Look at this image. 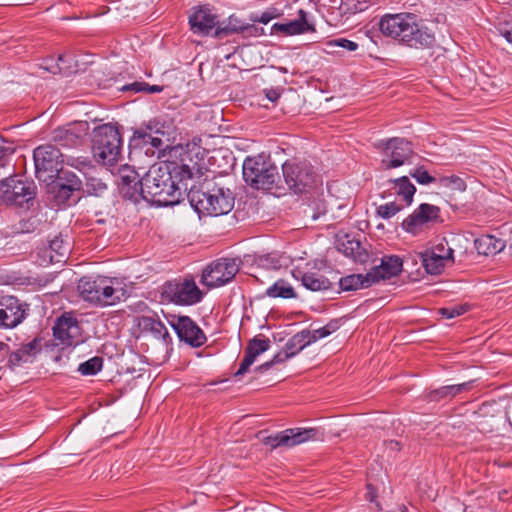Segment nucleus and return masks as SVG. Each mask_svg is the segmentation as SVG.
<instances>
[{
	"instance_id": "f257e3e1",
	"label": "nucleus",
	"mask_w": 512,
	"mask_h": 512,
	"mask_svg": "<svg viewBox=\"0 0 512 512\" xmlns=\"http://www.w3.org/2000/svg\"><path fill=\"white\" fill-rule=\"evenodd\" d=\"M379 28L384 36L411 48H429L435 41L433 33L422 26L413 13L386 14L381 18Z\"/></svg>"
},
{
	"instance_id": "f03ea898",
	"label": "nucleus",
	"mask_w": 512,
	"mask_h": 512,
	"mask_svg": "<svg viewBox=\"0 0 512 512\" xmlns=\"http://www.w3.org/2000/svg\"><path fill=\"white\" fill-rule=\"evenodd\" d=\"M180 195V188L166 163L153 165L142 178L140 199L158 206H170L179 201Z\"/></svg>"
},
{
	"instance_id": "7ed1b4c3",
	"label": "nucleus",
	"mask_w": 512,
	"mask_h": 512,
	"mask_svg": "<svg viewBox=\"0 0 512 512\" xmlns=\"http://www.w3.org/2000/svg\"><path fill=\"white\" fill-rule=\"evenodd\" d=\"M188 198L195 211L202 215L221 216L234 207L232 192L217 186L213 180H205L199 186L193 185Z\"/></svg>"
},
{
	"instance_id": "20e7f679",
	"label": "nucleus",
	"mask_w": 512,
	"mask_h": 512,
	"mask_svg": "<svg viewBox=\"0 0 512 512\" xmlns=\"http://www.w3.org/2000/svg\"><path fill=\"white\" fill-rule=\"evenodd\" d=\"M94 158L106 166H113L121 158L122 139L118 129L111 124L97 127L93 132Z\"/></svg>"
},
{
	"instance_id": "39448f33",
	"label": "nucleus",
	"mask_w": 512,
	"mask_h": 512,
	"mask_svg": "<svg viewBox=\"0 0 512 512\" xmlns=\"http://www.w3.org/2000/svg\"><path fill=\"white\" fill-rule=\"evenodd\" d=\"M81 297L99 306H110L118 303L123 296V289H116L112 281L106 277H83L78 284Z\"/></svg>"
},
{
	"instance_id": "423d86ee",
	"label": "nucleus",
	"mask_w": 512,
	"mask_h": 512,
	"mask_svg": "<svg viewBox=\"0 0 512 512\" xmlns=\"http://www.w3.org/2000/svg\"><path fill=\"white\" fill-rule=\"evenodd\" d=\"M278 176L277 167L263 154L247 157L244 160V180L256 189H271Z\"/></svg>"
},
{
	"instance_id": "0eeeda50",
	"label": "nucleus",
	"mask_w": 512,
	"mask_h": 512,
	"mask_svg": "<svg viewBox=\"0 0 512 512\" xmlns=\"http://www.w3.org/2000/svg\"><path fill=\"white\" fill-rule=\"evenodd\" d=\"M376 147L382 153L381 168L389 170L411 164L414 157L412 145L404 138L380 140Z\"/></svg>"
},
{
	"instance_id": "6e6552de",
	"label": "nucleus",
	"mask_w": 512,
	"mask_h": 512,
	"mask_svg": "<svg viewBox=\"0 0 512 512\" xmlns=\"http://www.w3.org/2000/svg\"><path fill=\"white\" fill-rule=\"evenodd\" d=\"M162 296L177 305L190 306L199 303L203 293L192 277L167 281L162 286Z\"/></svg>"
},
{
	"instance_id": "1a4fd4ad",
	"label": "nucleus",
	"mask_w": 512,
	"mask_h": 512,
	"mask_svg": "<svg viewBox=\"0 0 512 512\" xmlns=\"http://www.w3.org/2000/svg\"><path fill=\"white\" fill-rule=\"evenodd\" d=\"M282 171L287 186L295 193H301L317 182V174L306 161H286L282 165Z\"/></svg>"
},
{
	"instance_id": "9d476101",
	"label": "nucleus",
	"mask_w": 512,
	"mask_h": 512,
	"mask_svg": "<svg viewBox=\"0 0 512 512\" xmlns=\"http://www.w3.org/2000/svg\"><path fill=\"white\" fill-rule=\"evenodd\" d=\"M63 155L52 145H41L34 150L36 177L44 182L52 180L62 169Z\"/></svg>"
},
{
	"instance_id": "9b49d317",
	"label": "nucleus",
	"mask_w": 512,
	"mask_h": 512,
	"mask_svg": "<svg viewBox=\"0 0 512 512\" xmlns=\"http://www.w3.org/2000/svg\"><path fill=\"white\" fill-rule=\"evenodd\" d=\"M239 271L236 259L221 258L210 263L202 272L201 283L208 288L224 286L234 279Z\"/></svg>"
},
{
	"instance_id": "f8f14e48",
	"label": "nucleus",
	"mask_w": 512,
	"mask_h": 512,
	"mask_svg": "<svg viewBox=\"0 0 512 512\" xmlns=\"http://www.w3.org/2000/svg\"><path fill=\"white\" fill-rule=\"evenodd\" d=\"M438 222H440L439 207L423 203L403 220L401 226L407 233L420 236Z\"/></svg>"
},
{
	"instance_id": "ddd939ff",
	"label": "nucleus",
	"mask_w": 512,
	"mask_h": 512,
	"mask_svg": "<svg viewBox=\"0 0 512 512\" xmlns=\"http://www.w3.org/2000/svg\"><path fill=\"white\" fill-rule=\"evenodd\" d=\"M35 196V186L31 182L10 177L0 182V205H17L32 200Z\"/></svg>"
},
{
	"instance_id": "4468645a",
	"label": "nucleus",
	"mask_w": 512,
	"mask_h": 512,
	"mask_svg": "<svg viewBox=\"0 0 512 512\" xmlns=\"http://www.w3.org/2000/svg\"><path fill=\"white\" fill-rule=\"evenodd\" d=\"M318 431L314 428H291L274 435L261 438L262 442L272 449L278 447L292 448L310 440H316Z\"/></svg>"
},
{
	"instance_id": "2eb2a0df",
	"label": "nucleus",
	"mask_w": 512,
	"mask_h": 512,
	"mask_svg": "<svg viewBox=\"0 0 512 512\" xmlns=\"http://www.w3.org/2000/svg\"><path fill=\"white\" fill-rule=\"evenodd\" d=\"M28 314V305L14 296L0 298V328L12 329L23 322Z\"/></svg>"
},
{
	"instance_id": "dca6fc26",
	"label": "nucleus",
	"mask_w": 512,
	"mask_h": 512,
	"mask_svg": "<svg viewBox=\"0 0 512 512\" xmlns=\"http://www.w3.org/2000/svg\"><path fill=\"white\" fill-rule=\"evenodd\" d=\"M115 177L122 196L133 202H138L140 200L142 178L140 179L137 171L129 165H123L118 168Z\"/></svg>"
},
{
	"instance_id": "f3484780",
	"label": "nucleus",
	"mask_w": 512,
	"mask_h": 512,
	"mask_svg": "<svg viewBox=\"0 0 512 512\" xmlns=\"http://www.w3.org/2000/svg\"><path fill=\"white\" fill-rule=\"evenodd\" d=\"M189 24L193 33L208 35L213 29L217 30L219 19L213 7L200 5L191 9Z\"/></svg>"
},
{
	"instance_id": "a211bd4d",
	"label": "nucleus",
	"mask_w": 512,
	"mask_h": 512,
	"mask_svg": "<svg viewBox=\"0 0 512 512\" xmlns=\"http://www.w3.org/2000/svg\"><path fill=\"white\" fill-rule=\"evenodd\" d=\"M171 325L179 339L192 347H200L206 342L202 329L188 316L178 317Z\"/></svg>"
},
{
	"instance_id": "6ab92c4d",
	"label": "nucleus",
	"mask_w": 512,
	"mask_h": 512,
	"mask_svg": "<svg viewBox=\"0 0 512 512\" xmlns=\"http://www.w3.org/2000/svg\"><path fill=\"white\" fill-rule=\"evenodd\" d=\"M81 328L72 316H61L53 327L54 337L63 346L77 345L82 342Z\"/></svg>"
},
{
	"instance_id": "aec40b11",
	"label": "nucleus",
	"mask_w": 512,
	"mask_h": 512,
	"mask_svg": "<svg viewBox=\"0 0 512 512\" xmlns=\"http://www.w3.org/2000/svg\"><path fill=\"white\" fill-rule=\"evenodd\" d=\"M310 338L308 330H302L291 337L285 345V349L277 353L271 361H268L256 368L258 371L268 370L276 363L284 362L288 358L296 355L303 350L306 346L310 345Z\"/></svg>"
},
{
	"instance_id": "412c9836",
	"label": "nucleus",
	"mask_w": 512,
	"mask_h": 512,
	"mask_svg": "<svg viewBox=\"0 0 512 512\" xmlns=\"http://www.w3.org/2000/svg\"><path fill=\"white\" fill-rule=\"evenodd\" d=\"M87 122H76L68 124L64 127H59L53 131V141L57 144L70 147L75 146L80 139L87 133Z\"/></svg>"
},
{
	"instance_id": "4be33fe9",
	"label": "nucleus",
	"mask_w": 512,
	"mask_h": 512,
	"mask_svg": "<svg viewBox=\"0 0 512 512\" xmlns=\"http://www.w3.org/2000/svg\"><path fill=\"white\" fill-rule=\"evenodd\" d=\"M272 32L284 36H293L304 34L307 32H315V27L307 19V13L304 10H299L298 18L285 22L275 23L272 26Z\"/></svg>"
},
{
	"instance_id": "5701e85b",
	"label": "nucleus",
	"mask_w": 512,
	"mask_h": 512,
	"mask_svg": "<svg viewBox=\"0 0 512 512\" xmlns=\"http://www.w3.org/2000/svg\"><path fill=\"white\" fill-rule=\"evenodd\" d=\"M71 252L70 243L61 236L52 239L49 246L42 251L43 262L65 263Z\"/></svg>"
},
{
	"instance_id": "b1692460",
	"label": "nucleus",
	"mask_w": 512,
	"mask_h": 512,
	"mask_svg": "<svg viewBox=\"0 0 512 512\" xmlns=\"http://www.w3.org/2000/svg\"><path fill=\"white\" fill-rule=\"evenodd\" d=\"M464 243H469V240L462 235H453L450 238L442 237L436 239L434 244L428 248L431 252H435L445 257L447 261L452 264L455 262L454 254L457 251L455 246H463Z\"/></svg>"
},
{
	"instance_id": "393cba45",
	"label": "nucleus",
	"mask_w": 512,
	"mask_h": 512,
	"mask_svg": "<svg viewBox=\"0 0 512 512\" xmlns=\"http://www.w3.org/2000/svg\"><path fill=\"white\" fill-rule=\"evenodd\" d=\"M402 260L398 256H386L381 260L379 266H375L370 271L372 281L377 282L380 279H387L398 275L402 270Z\"/></svg>"
},
{
	"instance_id": "a878e982",
	"label": "nucleus",
	"mask_w": 512,
	"mask_h": 512,
	"mask_svg": "<svg viewBox=\"0 0 512 512\" xmlns=\"http://www.w3.org/2000/svg\"><path fill=\"white\" fill-rule=\"evenodd\" d=\"M474 246L479 254L490 256L500 253L505 248L506 241L487 234L476 238Z\"/></svg>"
},
{
	"instance_id": "bb28decb",
	"label": "nucleus",
	"mask_w": 512,
	"mask_h": 512,
	"mask_svg": "<svg viewBox=\"0 0 512 512\" xmlns=\"http://www.w3.org/2000/svg\"><path fill=\"white\" fill-rule=\"evenodd\" d=\"M420 258L422 266L424 267L426 272L431 275H438L443 271V269L446 266L452 265L451 262L445 260V257L435 252H431V250L429 249H426L424 252H421Z\"/></svg>"
},
{
	"instance_id": "cd10ccee",
	"label": "nucleus",
	"mask_w": 512,
	"mask_h": 512,
	"mask_svg": "<svg viewBox=\"0 0 512 512\" xmlns=\"http://www.w3.org/2000/svg\"><path fill=\"white\" fill-rule=\"evenodd\" d=\"M338 250L359 263L366 262L368 258V254L365 249L362 248L360 242L350 238L349 236H346L343 240L339 241Z\"/></svg>"
},
{
	"instance_id": "c85d7f7f",
	"label": "nucleus",
	"mask_w": 512,
	"mask_h": 512,
	"mask_svg": "<svg viewBox=\"0 0 512 512\" xmlns=\"http://www.w3.org/2000/svg\"><path fill=\"white\" fill-rule=\"evenodd\" d=\"M138 327L142 332L150 333L156 339L166 341L169 337V332L164 323L151 316H142L138 318Z\"/></svg>"
},
{
	"instance_id": "c756f323",
	"label": "nucleus",
	"mask_w": 512,
	"mask_h": 512,
	"mask_svg": "<svg viewBox=\"0 0 512 512\" xmlns=\"http://www.w3.org/2000/svg\"><path fill=\"white\" fill-rule=\"evenodd\" d=\"M372 283H374V281H372V278L370 277V272L365 276L361 274H352L346 277H342L339 280L341 289L345 291L369 287Z\"/></svg>"
},
{
	"instance_id": "7c9ffc66",
	"label": "nucleus",
	"mask_w": 512,
	"mask_h": 512,
	"mask_svg": "<svg viewBox=\"0 0 512 512\" xmlns=\"http://www.w3.org/2000/svg\"><path fill=\"white\" fill-rule=\"evenodd\" d=\"M302 285L311 291H324L331 288V282L318 273H303L301 276Z\"/></svg>"
},
{
	"instance_id": "2f4dec72",
	"label": "nucleus",
	"mask_w": 512,
	"mask_h": 512,
	"mask_svg": "<svg viewBox=\"0 0 512 512\" xmlns=\"http://www.w3.org/2000/svg\"><path fill=\"white\" fill-rule=\"evenodd\" d=\"M248 28V25L240 21L236 16L231 15L227 20L220 22L215 30L218 37L227 36L242 32Z\"/></svg>"
},
{
	"instance_id": "473e14b6",
	"label": "nucleus",
	"mask_w": 512,
	"mask_h": 512,
	"mask_svg": "<svg viewBox=\"0 0 512 512\" xmlns=\"http://www.w3.org/2000/svg\"><path fill=\"white\" fill-rule=\"evenodd\" d=\"M266 295L270 298L291 299L296 297L294 288L285 280L279 279L267 288Z\"/></svg>"
},
{
	"instance_id": "72a5a7b5",
	"label": "nucleus",
	"mask_w": 512,
	"mask_h": 512,
	"mask_svg": "<svg viewBox=\"0 0 512 512\" xmlns=\"http://www.w3.org/2000/svg\"><path fill=\"white\" fill-rule=\"evenodd\" d=\"M394 183V189L396 193L403 197L407 205H410L413 201V196L416 192L415 186L411 183L408 177L403 176L392 181Z\"/></svg>"
},
{
	"instance_id": "f704fd0d",
	"label": "nucleus",
	"mask_w": 512,
	"mask_h": 512,
	"mask_svg": "<svg viewBox=\"0 0 512 512\" xmlns=\"http://www.w3.org/2000/svg\"><path fill=\"white\" fill-rule=\"evenodd\" d=\"M50 190L54 193L57 202L67 205H71L76 202V199L73 198V194L75 192H79L78 190H72V188L64 186V184H59L55 181H52L50 184Z\"/></svg>"
},
{
	"instance_id": "c9c22d12",
	"label": "nucleus",
	"mask_w": 512,
	"mask_h": 512,
	"mask_svg": "<svg viewBox=\"0 0 512 512\" xmlns=\"http://www.w3.org/2000/svg\"><path fill=\"white\" fill-rule=\"evenodd\" d=\"M270 344L271 342L267 338L254 337L246 346L245 354L255 362L260 354L266 352L270 348Z\"/></svg>"
},
{
	"instance_id": "e433bc0d",
	"label": "nucleus",
	"mask_w": 512,
	"mask_h": 512,
	"mask_svg": "<svg viewBox=\"0 0 512 512\" xmlns=\"http://www.w3.org/2000/svg\"><path fill=\"white\" fill-rule=\"evenodd\" d=\"M56 176L55 182L64 184V186L70 187L72 190L80 191L82 189V181L75 173L61 169Z\"/></svg>"
},
{
	"instance_id": "4c0bfd02",
	"label": "nucleus",
	"mask_w": 512,
	"mask_h": 512,
	"mask_svg": "<svg viewBox=\"0 0 512 512\" xmlns=\"http://www.w3.org/2000/svg\"><path fill=\"white\" fill-rule=\"evenodd\" d=\"M102 366L103 359L101 357L95 356L81 363L78 367V371L82 375L92 376L97 374L102 369Z\"/></svg>"
},
{
	"instance_id": "58836bf2",
	"label": "nucleus",
	"mask_w": 512,
	"mask_h": 512,
	"mask_svg": "<svg viewBox=\"0 0 512 512\" xmlns=\"http://www.w3.org/2000/svg\"><path fill=\"white\" fill-rule=\"evenodd\" d=\"M366 0H341L340 14H355L367 9Z\"/></svg>"
},
{
	"instance_id": "ea45409f",
	"label": "nucleus",
	"mask_w": 512,
	"mask_h": 512,
	"mask_svg": "<svg viewBox=\"0 0 512 512\" xmlns=\"http://www.w3.org/2000/svg\"><path fill=\"white\" fill-rule=\"evenodd\" d=\"M86 192L90 195L100 196L107 190V185L96 177L89 176L86 178Z\"/></svg>"
},
{
	"instance_id": "a19ab883",
	"label": "nucleus",
	"mask_w": 512,
	"mask_h": 512,
	"mask_svg": "<svg viewBox=\"0 0 512 512\" xmlns=\"http://www.w3.org/2000/svg\"><path fill=\"white\" fill-rule=\"evenodd\" d=\"M402 207L395 202L382 204L376 208V214L383 219H390L395 216Z\"/></svg>"
},
{
	"instance_id": "79ce46f5",
	"label": "nucleus",
	"mask_w": 512,
	"mask_h": 512,
	"mask_svg": "<svg viewBox=\"0 0 512 512\" xmlns=\"http://www.w3.org/2000/svg\"><path fill=\"white\" fill-rule=\"evenodd\" d=\"M337 329L336 323L330 322L326 326L321 327L315 330H308V336L310 338V343L316 342L322 338L329 336L332 332Z\"/></svg>"
},
{
	"instance_id": "37998d69",
	"label": "nucleus",
	"mask_w": 512,
	"mask_h": 512,
	"mask_svg": "<svg viewBox=\"0 0 512 512\" xmlns=\"http://www.w3.org/2000/svg\"><path fill=\"white\" fill-rule=\"evenodd\" d=\"M328 49H333L336 47L346 49L348 51H355L358 49V44L354 41L348 40L346 38H336L329 40L325 43Z\"/></svg>"
},
{
	"instance_id": "c03bdc74",
	"label": "nucleus",
	"mask_w": 512,
	"mask_h": 512,
	"mask_svg": "<svg viewBox=\"0 0 512 512\" xmlns=\"http://www.w3.org/2000/svg\"><path fill=\"white\" fill-rule=\"evenodd\" d=\"M440 184L443 187L450 188L452 190L464 191L466 186L465 182L457 176H445L440 179Z\"/></svg>"
},
{
	"instance_id": "a18cd8bd",
	"label": "nucleus",
	"mask_w": 512,
	"mask_h": 512,
	"mask_svg": "<svg viewBox=\"0 0 512 512\" xmlns=\"http://www.w3.org/2000/svg\"><path fill=\"white\" fill-rule=\"evenodd\" d=\"M466 305L443 307L438 310V313L446 319H452L464 314L467 311Z\"/></svg>"
},
{
	"instance_id": "49530a36",
	"label": "nucleus",
	"mask_w": 512,
	"mask_h": 512,
	"mask_svg": "<svg viewBox=\"0 0 512 512\" xmlns=\"http://www.w3.org/2000/svg\"><path fill=\"white\" fill-rule=\"evenodd\" d=\"M410 174L419 184L427 185L435 181V178L430 176L423 167L415 169Z\"/></svg>"
},
{
	"instance_id": "de8ad7c7",
	"label": "nucleus",
	"mask_w": 512,
	"mask_h": 512,
	"mask_svg": "<svg viewBox=\"0 0 512 512\" xmlns=\"http://www.w3.org/2000/svg\"><path fill=\"white\" fill-rule=\"evenodd\" d=\"M27 361L28 358L23 354V351L18 349L9 355L8 365L10 368H14L15 366H19L21 362Z\"/></svg>"
},
{
	"instance_id": "09e8293b",
	"label": "nucleus",
	"mask_w": 512,
	"mask_h": 512,
	"mask_svg": "<svg viewBox=\"0 0 512 512\" xmlns=\"http://www.w3.org/2000/svg\"><path fill=\"white\" fill-rule=\"evenodd\" d=\"M63 61H64V56L60 55L58 57V62H56L54 64L53 63L49 64L48 62H46L45 64L40 65V69H43L44 71H47L52 74H60L63 72V68L59 65V62H63Z\"/></svg>"
},
{
	"instance_id": "8fccbe9b",
	"label": "nucleus",
	"mask_w": 512,
	"mask_h": 512,
	"mask_svg": "<svg viewBox=\"0 0 512 512\" xmlns=\"http://www.w3.org/2000/svg\"><path fill=\"white\" fill-rule=\"evenodd\" d=\"M446 387L451 397H453L459 393L468 391L471 387V382H465L457 385H447Z\"/></svg>"
},
{
	"instance_id": "3c124183",
	"label": "nucleus",
	"mask_w": 512,
	"mask_h": 512,
	"mask_svg": "<svg viewBox=\"0 0 512 512\" xmlns=\"http://www.w3.org/2000/svg\"><path fill=\"white\" fill-rule=\"evenodd\" d=\"M428 397L431 401H439L441 399L451 397V395L448 392L447 387L443 386L439 389L430 392Z\"/></svg>"
},
{
	"instance_id": "603ef678",
	"label": "nucleus",
	"mask_w": 512,
	"mask_h": 512,
	"mask_svg": "<svg viewBox=\"0 0 512 512\" xmlns=\"http://www.w3.org/2000/svg\"><path fill=\"white\" fill-rule=\"evenodd\" d=\"M38 347L39 342L37 339H34L26 344H23L19 350L23 351V354L28 358L34 354Z\"/></svg>"
},
{
	"instance_id": "864d4df0",
	"label": "nucleus",
	"mask_w": 512,
	"mask_h": 512,
	"mask_svg": "<svg viewBox=\"0 0 512 512\" xmlns=\"http://www.w3.org/2000/svg\"><path fill=\"white\" fill-rule=\"evenodd\" d=\"M499 31L508 42L512 43V20L500 23Z\"/></svg>"
},
{
	"instance_id": "5fc2aeb1",
	"label": "nucleus",
	"mask_w": 512,
	"mask_h": 512,
	"mask_svg": "<svg viewBox=\"0 0 512 512\" xmlns=\"http://www.w3.org/2000/svg\"><path fill=\"white\" fill-rule=\"evenodd\" d=\"M194 170H195L194 166L190 167L187 164H182L179 167V172H178V174L180 176V181H183L184 179H191V178H193Z\"/></svg>"
},
{
	"instance_id": "6e6d98bb",
	"label": "nucleus",
	"mask_w": 512,
	"mask_h": 512,
	"mask_svg": "<svg viewBox=\"0 0 512 512\" xmlns=\"http://www.w3.org/2000/svg\"><path fill=\"white\" fill-rule=\"evenodd\" d=\"M253 363V359L245 354L242 362L240 363L239 369L235 372V376L238 377L244 375Z\"/></svg>"
},
{
	"instance_id": "4d7b16f0",
	"label": "nucleus",
	"mask_w": 512,
	"mask_h": 512,
	"mask_svg": "<svg viewBox=\"0 0 512 512\" xmlns=\"http://www.w3.org/2000/svg\"><path fill=\"white\" fill-rule=\"evenodd\" d=\"M138 137L143 140L145 144H150L151 139L154 138V135L152 134V126L151 124L147 126L145 131H139L137 132Z\"/></svg>"
},
{
	"instance_id": "13d9d810",
	"label": "nucleus",
	"mask_w": 512,
	"mask_h": 512,
	"mask_svg": "<svg viewBox=\"0 0 512 512\" xmlns=\"http://www.w3.org/2000/svg\"><path fill=\"white\" fill-rule=\"evenodd\" d=\"M265 97L272 103H275L280 98V92L278 89H265Z\"/></svg>"
},
{
	"instance_id": "bf43d9fd",
	"label": "nucleus",
	"mask_w": 512,
	"mask_h": 512,
	"mask_svg": "<svg viewBox=\"0 0 512 512\" xmlns=\"http://www.w3.org/2000/svg\"><path fill=\"white\" fill-rule=\"evenodd\" d=\"M366 499L370 502H374L376 499V492L370 484L367 485Z\"/></svg>"
},
{
	"instance_id": "052dcab7",
	"label": "nucleus",
	"mask_w": 512,
	"mask_h": 512,
	"mask_svg": "<svg viewBox=\"0 0 512 512\" xmlns=\"http://www.w3.org/2000/svg\"><path fill=\"white\" fill-rule=\"evenodd\" d=\"M150 144L156 149H163V141L158 136H154V138L151 139Z\"/></svg>"
},
{
	"instance_id": "680f3d73",
	"label": "nucleus",
	"mask_w": 512,
	"mask_h": 512,
	"mask_svg": "<svg viewBox=\"0 0 512 512\" xmlns=\"http://www.w3.org/2000/svg\"><path fill=\"white\" fill-rule=\"evenodd\" d=\"M385 444H386L387 448L392 451L400 450V444L398 441L390 440V441L386 442Z\"/></svg>"
},
{
	"instance_id": "e2e57ef3",
	"label": "nucleus",
	"mask_w": 512,
	"mask_h": 512,
	"mask_svg": "<svg viewBox=\"0 0 512 512\" xmlns=\"http://www.w3.org/2000/svg\"><path fill=\"white\" fill-rule=\"evenodd\" d=\"M124 89L142 91L145 89V87L143 86V84L136 82V83H133L132 85L125 86Z\"/></svg>"
},
{
	"instance_id": "0e129e2a",
	"label": "nucleus",
	"mask_w": 512,
	"mask_h": 512,
	"mask_svg": "<svg viewBox=\"0 0 512 512\" xmlns=\"http://www.w3.org/2000/svg\"><path fill=\"white\" fill-rule=\"evenodd\" d=\"M71 166H75L80 172L84 169V168H91L89 163L85 162V161H79L77 163V165H75L74 163H71Z\"/></svg>"
},
{
	"instance_id": "69168bd1",
	"label": "nucleus",
	"mask_w": 512,
	"mask_h": 512,
	"mask_svg": "<svg viewBox=\"0 0 512 512\" xmlns=\"http://www.w3.org/2000/svg\"><path fill=\"white\" fill-rule=\"evenodd\" d=\"M467 244L468 243H464L463 246H455V248L457 249V251L455 253H459V255L463 256L466 254V251H467Z\"/></svg>"
},
{
	"instance_id": "338daca9",
	"label": "nucleus",
	"mask_w": 512,
	"mask_h": 512,
	"mask_svg": "<svg viewBox=\"0 0 512 512\" xmlns=\"http://www.w3.org/2000/svg\"><path fill=\"white\" fill-rule=\"evenodd\" d=\"M271 19V16L268 15V13H263L261 17L259 18V22L267 24Z\"/></svg>"
},
{
	"instance_id": "774afa93",
	"label": "nucleus",
	"mask_w": 512,
	"mask_h": 512,
	"mask_svg": "<svg viewBox=\"0 0 512 512\" xmlns=\"http://www.w3.org/2000/svg\"><path fill=\"white\" fill-rule=\"evenodd\" d=\"M8 349H9L8 344L0 341V355L3 354L4 352H7Z\"/></svg>"
}]
</instances>
